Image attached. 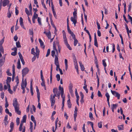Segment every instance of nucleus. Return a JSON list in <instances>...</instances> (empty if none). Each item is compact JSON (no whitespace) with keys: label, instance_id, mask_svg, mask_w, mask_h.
Here are the masks:
<instances>
[{"label":"nucleus","instance_id":"1","mask_svg":"<svg viewBox=\"0 0 132 132\" xmlns=\"http://www.w3.org/2000/svg\"><path fill=\"white\" fill-rule=\"evenodd\" d=\"M13 105L14 108L15 112L18 114L20 115L21 114V111L19 110V104L18 103L17 99L16 98H14L13 100Z\"/></svg>","mask_w":132,"mask_h":132},{"label":"nucleus","instance_id":"2","mask_svg":"<svg viewBox=\"0 0 132 132\" xmlns=\"http://www.w3.org/2000/svg\"><path fill=\"white\" fill-rule=\"evenodd\" d=\"M53 49L56 52V54L55 55V61H56V60L58 61V51L57 50L56 47V46L54 42H53Z\"/></svg>","mask_w":132,"mask_h":132},{"label":"nucleus","instance_id":"3","mask_svg":"<svg viewBox=\"0 0 132 132\" xmlns=\"http://www.w3.org/2000/svg\"><path fill=\"white\" fill-rule=\"evenodd\" d=\"M111 91L113 95L117 97L118 99H119L120 96V94H119L115 91H113L111 90Z\"/></svg>","mask_w":132,"mask_h":132},{"label":"nucleus","instance_id":"4","mask_svg":"<svg viewBox=\"0 0 132 132\" xmlns=\"http://www.w3.org/2000/svg\"><path fill=\"white\" fill-rule=\"evenodd\" d=\"M29 71V69L27 68H25L22 71V76L23 77L27 74Z\"/></svg>","mask_w":132,"mask_h":132},{"label":"nucleus","instance_id":"5","mask_svg":"<svg viewBox=\"0 0 132 132\" xmlns=\"http://www.w3.org/2000/svg\"><path fill=\"white\" fill-rule=\"evenodd\" d=\"M40 77L42 81V82L41 84V85L42 86H45V81L44 80V77H43V72L42 70H40Z\"/></svg>","mask_w":132,"mask_h":132},{"label":"nucleus","instance_id":"6","mask_svg":"<svg viewBox=\"0 0 132 132\" xmlns=\"http://www.w3.org/2000/svg\"><path fill=\"white\" fill-rule=\"evenodd\" d=\"M54 63L56 67V70L57 71H58V69L59 70V68H60L59 61H57V60H56V61H54Z\"/></svg>","mask_w":132,"mask_h":132},{"label":"nucleus","instance_id":"7","mask_svg":"<svg viewBox=\"0 0 132 132\" xmlns=\"http://www.w3.org/2000/svg\"><path fill=\"white\" fill-rule=\"evenodd\" d=\"M73 85L71 83H70L69 86V91L70 93L71 94L73 93V91L72 90Z\"/></svg>","mask_w":132,"mask_h":132},{"label":"nucleus","instance_id":"8","mask_svg":"<svg viewBox=\"0 0 132 132\" xmlns=\"http://www.w3.org/2000/svg\"><path fill=\"white\" fill-rule=\"evenodd\" d=\"M10 1L9 0H3L2 3L3 4V6L5 7L8 4H9Z\"/></svg>","mask_w":132,"mask_h":132},{"label":"nucleus","instance_id":"9","mask_svg":"<svg viewBox=\"0 0 132 132\" xmlns=\"http://www.w3.org/2000/svg\"><path fill=\"white\" fill-rule=\"evenodd\" d=\"M36 92L37 94V97L38 98V101L39 102V101L40 100V93L39 92V90L38 89V88L37 86H36Z\"/></svg>","mask_w":132,"mask_h":132},{"label":"nucleus","instance_id":"10","mask_svg":"<svg viewBox=\"0 0 132 132\" xmlns=\"http://www.w3.org/2000/svg\"><path fill=\"white\" fill-rule=\"evenodd\" d=\"M44 33L46 34L49 39H51V34L50 31H49L48 32H46V31H45L44 32Z\"/></svg>","mask_w":132,"mask_h":132},{"label":"nucleus","instance_id":"11","mask_svg":"<svg viewBox=\"0 0 132 132\" xmlns=\"http://www.w3.org/2000/svg\"><path fill=\"white\" fill-rule=\"evenodd\" d=\"M5 60V57L3 59H0V67L2 66L4 63Z\"/></svg>","mask_w":132,"mask_h":132},{"label":"nucleus","instance_id":"12","mask_svg":"<svg viewBox=\"0 0 132 132\" xmlns=\"http://www.w3.org/2000/svg\"><path fill=\"white\" fill-rule=\"evenodd\" d=\"M50 99L51 102V106L53 108L55 102V100L54 98H52V97H50Z\"/></svg>","mask_w":132,"mask_h":132},{"label":"nucleus","instance_id":"13","mask_svg":"<svg viewBox=\"0 0 132 132\" xmlns=\"http://www.w3.org/2000/svg\"><path fill=\"white\" fill-rule=\"evenodd\" d=\"M31 119L32 121L35 124V127L34 128L35 129V127L36 126V122L35 120V118L33 115H31Z\"/></svg>","mask_w":132,"mask_h":132},{"label":"nucleus","instance_id":"14","mask_svg":"<svg viewBox=\"0 0 132 132\" xmlns=\"http://www.w3.org/2000/svg\"><path fill=\"white\" fill-rule=\"evenodd\" d=\"M11 78L9 77H7L6 80V84L7 86L10 85L9 83L11 82Z\"/></svg>","mask_w":132,"mask_h":132},{"label":"nucleus","instance_id":"15","mask_svg":"<svg viewBox=\"0 0 132 132\" xmlns=\"http://www.w3.org/2000/svg\"><path fill=\"white\" fill-rule=\"evenodd\" d=\"M39 41L40 44V46L42 47V48H44L45 46H44V43L42 41L40 38H39Z\"/></svg>","mask_w":132,"mask_h":132},{"label":"nucleus","instance_id":"16","mask_svg":"<svg viewBox=\"0 0 132 132\" xmlns=\"http://www.w3.org/2000/svg\"><path fill=\"white\" fill-rule=\"evenodd\" d=\"M79 64L80 66V67L81 70L82 71H84L85 69V68L83 65L82 64V62L81 61H80L79 62Z\"/></svg>","mask_w":132,"mask_h":132},{"label":"nucleus","instance_id":"17","mask_svg":"<svg viewBox=\"0 0 132 132\" xmlns=\"http://www.w3.org/2000/svg\"><path fill=\"white\" fill-rule=\"evenodd\" d=\"M36 55L37 56V57L38 58L40 52L38 48L37 47H36Z\"/></svg>","mask_w":132,"mask_h":132},{"label":"nucleus","instance_id":"18","mask_svg":"<svg viewBox=\"0 0 132 132\" xmlns=\"http://www.w3.org/2000/svg\"><path fill=\"white\" fill-rule=\"evenodd\" d=\"M26 115H24L22 119L21 120V123H22V124H23L24 122H26Z\"/></svg>","mask_w":132,"mask_h":132},{"label":"nucleus","instance_id":"19","mask_svg":"<svg viewBox=\"0 0 132 132\" xmlns=\"http://www.w3.org/2000/svg\"><path fill=\"white\" fill-rule=\"evenodd\" d=\"M77 18H73L72 17H71V21L73 23H77Z\"/></svg>","mask_w":132,"mask_h":132},{"label":"nucleus","instance_id":"20","mask_svg":"<svg viewBox=\"0 0 132 132\" xmlns=\"http://www.w3.org/2000/svg\"><path fill=\"white\" fill-rule=\"evenodd\" d=\"M56 45L57 46V50L58 51L59 53L60 52V50L61 49V47L59 45V43L58 42H57L56 43Z\"/></svg>","mask_w":132,"mask_h":132},{"label":"nucleus","instance_id":"21","mask_svg":"<svg viewBox=\"0 0 132 132\" xmlns=\"http://www.w3.org/2000/svg\"><path fill=\"white\" fill-rule=\"evenodd\" d=\"M17 67L18 69H20L21 68L20 61L19 59L18 61Z\"/></svg>","mask_w":132,"mask_h":132},{"label":"nucleus","instance_id":"22","mask_svg":"<svg viewBox=\"0 0 132 132\" xmlns=\"http://www.w3.org/2000/svg\"><path fill=\"white\" fill-rule=\"evenodd\" d=\"M67 104L69 108H71V104L70 102V99L68 100L67 101Z\"/></svg>","mask_w":132,"mask_h":132},{"label":"nucleus","instance_id":"23","mask_svg":"<svg viewBox=\"0 0 132 132\" xmlns=\"http://www.w3.org/2000/svg\"><path fill=\"white\" fill-rule=\"evenodd\" d=\"M118 127L119 130H123V125H121L118 126Z\"/></svg>","mask_w":132,"mask_h":132},{"label":"nucleus","instance_id":"24","mask_svg":"<svg viewBox=\"0 0 132 132\" xmlns=\"http://www.w3.org/2000/svg\"><path fill=\"white\" fill-rule=\"evenodd\" d=\"M64 44L69 50H72L70 46V45L68 43V42L64 43Z\"/></svg>","mask_w":132,"mask_h":132},{"label":"nucleus","instance_id":"25","mask_svg":"<svg viewBox=\"0 0 132 132\" xmlns=\"http://www.w3.org/2000/svg\"><path fill=\"white\" fill-rule=\"evenodd\" d=\"M88 124H89V123H90V125L92 128V130L93 131H94V130L93 128V123L92 122L90 121H88L87 122Z\"/></svg>","mask_w":132,"mask_h":132},{"label":"nucleus","instance_id":"26","mask_svg":"<svg viewBox=\"0 0 132 132\" xmlns=\"http://www.w3.org/2000/svg\"><path fill=\"white\" fill-rule=\"evenodd\" d=\"M88 124H89V123H90V125L92 128V130L93 131H94V130L93 128V123L92 122L90 121H88L87 122Z\"/></svg>","mask_w":132,"mask_h":132},{"label":"nucleus","instance_id":"27","mask_svg":"<svg viewBox=\"0 0 132 132\" xmlns=\"http://www.w3.org/2000/svg\"><path fill=\"white\" fill-rule=\"evenodd\" d=\"M118 104H113L111 105V108H113V109H116L117 107L118 106Z\"/></svg>","mask_w":132,"mask_h":132},{"label":"nucleus","instance_id":"28","mask_svg":"<svg viewBox=\"0 0 132 132\" xmlns=\"http://www.w3.org/2000/svg\"><path fill=\"white\" fill-rule=\"evenodd\" d=\"M8 86V91L9 92V93L11 94H12L13 93V91L10 89V85L7 86Z\"/></svg>","mask_w":132,"mask_h":132},{"label":"nucleus","instance_id":"29","mask_svg":"<svg viewBox=\"0 0 132 132\" xmlns=\"http://www.w3.org/2000/svg\"><path fill=\"white\" fill-rule=\"evenodd\" d=\"M23 124H22V123H21L20 124V127L19 128V130L20 131H21L22 129H23Z\"/></svg>","mask_w":132,"mask_h":132},{"label":"nucleus","instance_id":"30","mask_svg":"<svg viewBox=\"0 0 132 132\" xmlns=\"http://www.w3.org/2000/svg\"><path fill=\"white\" fill-rule=\"evenodd\" d=\"M125 26L126 29L127 31V32H129L130 33H131V30H129L128 28V27L127 24H125Z\"/></svg>","mask_w":132,"mask_h":132},{"label":"nucleus","instance_id":"31","mask_svg":"<svg viewBox=\"0 0 132 132\" xmlns=\"http://www.w3.org/2000/svg\"><path fill=\"white\" fill-rule=\"evenodd\" d=\"M106 59H104L102 61V63L104 68H106V64L105 62Z\"/></svg>","mask_w":132,"mask_h":132},{"label":"nucleus","instance_id":"32","mask_svg":"<svg viewBox=\"0 0 132 132\" xmlns=\"http://www.w3.org/2000/svg\"><path fill=\"white\" fill-rule=\"evenodd\" d=\"M105 95L107 98V100H109L110 96L108 92L106 93Z\"/></svg>","mask_w":132,"mask_h":132},{"label":"nucleus","instance_id":"33","mask_svg":"<svg viewBox=\"0 0 132 132\" xmlns=\"http://www.w3.org/2000/svg\"><path fill=\"white\" fill-rule=\"evenodd\" d=\"M25 11L28 15L29 16L30 15V13H29V12L27 8H26L25 9Z\"/></svg>","mask_w":132,"mask_h":132},{"label":"nucleus","instance_id":"34","mask_svg":"<svg viewBox=\"0 0 132 132\" xmlns=\"http://www.w3.org/2000/svg\"><path fill=\"white\" fill-rule=\"evenodd\" d=\"M63 38L64 39V43L66 42H67V39L66 38V35L65 34L64 35H63Z\"/></svg>","mask_w":132,"mask_h":132},{"label":"nucleus","instance_id":"35","mask_svg":"<svg viewBox=\"0 0 132 132\" xmlns=\"http://www.w3.org/2000/svg\"><path fill=\"white\" fill-rule=\"evenodd\" d=\"M37 21L39 24L40 25H41L42 24V23L41 22V19L39 17H38L37 18Z\"/></svg>","mask_w":132,"mask_h":132},{"label":"nucleus","instance_id":"36","mask_svg":"<svg viewBox=\"0 0 132 132\" xmlns=\"http://www.w3.org/2000/svg\"><path fill=\"white\" fill-rule=\"evenodd\" d=\"M77 13L76 11H74L73 13V18H77Z\"/></svg>","mask_w":132,"mask_h":132},{"label":"nucleus","instance_id":"37","mask_svg":"<svg viewBox=\"0 0 132 132\" xmlns=\"http://www.w3.org/2000/svg\"><path fill=\"white\" fill-rule=\"evenodd\" d=\"M38 14L36 13H34L33 15L32 18L34 19H37V18H38Z\"/></svg>","mask_w":132,"mask_h":132},{"label":"nucleus","instance_id":"38","mask_svg":"<svg viewBox=\"0 0 132 132\" xmlns=\"http://www.w3.org/2000/svg\"><path fill=\"white\" fill-rule=\"evenodd\" d=\"M31 54H32L35 55L36 54V53L35 52V49L33 48L31 50Z\"/></svg>","mask_w":132,"mask_h":132},{"label":"nucleus","instance_id":"39","mask_svg":"<svg viewBox=\"0 0 132 132\" xmlns=\"http://www.w3.org/2000/svg\"><path fill=\"white\" fill-rule=\"evenodd\" d=\"M74 46H75L78 43V40H77V39H74Z\"/></svg>","mask_w":132,"mask_h":132},{"label":"nucleus","instance_id":"40","mask_svg":"<svg viewBox=\"0 0 132 132\" xmlns=\"http://www.w3.org/2000/svg\"><path fill=\"white\" fill-rule=\"evenodd\" d=\"M56 77L57 78V80L59 81L60 79V76L59 74H57L56 76Z\"/></svg>","mask_w":132,"mask_h":132},{"label":"nucleus","instance_id":"41","mask_svg":"<svg viewBox=\"0 0 132 132\" xmlns=\"http://www.w3.org/2000/svg\"><path fill=\"white\" fill-rule=\"evenodd\" d=\"M16 45L18 48L20 47L21 46L20 43L18 41L16 42Z\"/></svg>","mask_w":132,"mask_h":132},{"label":"nucleus","instance_id":"42","mask_svg":"<svg viewBox=\"0 0 132 132\" xmlns=\"http://www.w3.org/2000/svg\"><path fill=\"white\" fill-rule=\"evenodd\" d=\"M131 7V3H129L128 5V11L129 12L130 10Z\"/></svg>","mask_w":132,"mask_h":132},{"label":"nucleus","instance_id":"43","mask_svg":"<svg viewBox=\"0 0 132 132\" xmlns=\"http://www.w3.org/2000/svg\"><path fill=\"white\" fill-rule=\"evenodd\" d=\"M50 49H48L47 51V54L46 55V56L47 57L50 55Z\"/></svg>","mask_w":132,"mask_h":132},{"label":"nucleus","instance_id":"44","mask_svg":"<svg viewBox=\"0 0 132 132\" xmlns=\"http://www.w3.org/2000/svg\"><path fill=\"white\" fill-rule=\"evenodd\" d=\"M98 126L99 128H101L102 127V125L101 122L98 123Z\"/></svg>","mask_w":132,"mask_h":132},{"label":"nucleus","instance_id":"45","mask_svg":"<svg viewBox=\"0 0 132 132\" xmlns=\"http://www.w3.org/2000/svg\"><path fill=\"white\" fill-rule=\"evenodd\" d=\"M94 44L96 46L98 47V45L97 44V40H94Z\"/></svg>","mask_w":132,"mask_h":132},{"label":"nucleus","instance_id":"46","mask_svg":"<svg viewBox=\"0 0 132 132\" xmlns=\"http://www.w3.org/2000/svg\"><path fill=\"white\" fill-rule=\"evenodd\" d=\"M63 92L64 91L62 92H60L61 96L62 98H65V96L64 95H63Z\"/></svg>","mask_w":132,"mask_h":132},{"label":"nucleus","instance_id":"47","mask_svg":"<svg viewBox=\"0 0 132 132\" xmlns=\"http://www.w3.org/2000/svg\"><path fill=\"white\" fill-rule=\"evenodd\" d=\"M41 2L43 6L45 9H46L45 5L44 3V0H42Z\"/></svg>","mask_w":132,"mask_h":132},{"label":"nucleus","instance_id":"48","mask_svg":"<svg viewBox=\"0 0 132 132\" xmlns=\"http://www.w3.org/2000/svg\"><path fill=\"white\" fill-rule=\"evenodd\" d=\"M24 81H23V79H22V83L21 84V88H25L24 87Z\"/></svg>","mask_w":132,"mask_h":132},{"label":"nucleus","instance_id":"49","mask_svg":"<svg viewBox=\"0 0 132 132\" xmlns=\"http://www.w3.org/2000/svg\"><path fill=\"white\" fill-rule=\"evenodd\" d=\"M58 90L57 88H54L53 90V92L54 94L56 93H57Z\"/></svg>","mask_w":132,"mask_h":132},{"label":"nucleus","instance_id":"50","mask_svg":"<svg viewBox=\"0 0 132 132\" xmlns=\"http://www.w3.org/2000/svg\"><path fill=\"white\" fill-rule=\"evenodd\" d=\"M89 117L90 118V119H93V114L92 113V112H90L89 113Z\"/></svg>","mask_w":132,"mask_h":132},{"label":"nucleus","instance_id":"51","mask_svg":"<svg viewBox=\"0 0 132 132\" xmlns=\"http://www.w3.org/2000/svg\"><path fill=\"white\" fill-rule=\"evenodd\" d=\"M98 95L99 97H102V96L101 92L99 90H98Z\"/></svg>","mask_w":132,"mask_h":132},{"label":"nucleus","instance_id":"52","mask_svg":"<svg viewBox=\"0 0 132 132\" xmlns=\"http://www.w3.org/2000/svg\"><path fill=\"white\" fill-rule=\"evenodd\" d=\"M14 126V123L13 122H11L10 124V127L11 128H13Z\"/></svg>","mask_w":132,"mask_h":132},{"label":"nucleus","instance_id":"53","mask_svg":"<svg viewBox=\"0 0 132 132\" xmlns=\"http://www.w3.org/2000/svg\"><path fill=\"white\" fill-rule=\"evenodd\" d=\"M0 50L1 52L4 53V50L2 46L0 45Z\"/></svg>","mask_w":132,"mask_h":132},{"label":"nucleus","instance_id":"54","mask_svg":"<svg viewBox=\"0 0 132 132\" xmlns=\"http://www.w3.org/2000/svg\"><path fill=\"white\" fill-rule=\"evenodd\" d=\"M12 71H13V74L15 73V65L14 64H13L12 66Z\"/></svg>","mask_w":132,"mask_h":132},{"label":"nucleus","instance_id":"55","mask_svg":"<svg viewBox=\"0 0 132 132\" xmlns=\"http://www.w3.org/2000/svg\"><path fill=\"white\" fill-rule=\"evenodd\" d=\"M11 14L10 11H8V12L7 13V16L8 18H10L11 16Z\"/></svg>","mask_w":132,"mask_h":132},{"label":"nucleus","instance_id":"56","mask_svg":"<svg viewBox=\"0 0 132 132\" xmlns=\"http://www.w3.org/2000/svg\"><path fill=\"white\" fill-rule=\"evenodd\" d=\"M55 51L53 50L51 52V55L52 57H54V56H55Z\"/></svg>","mask_w":132,"mask_h":132},{"label":"nucleus","instance_id":"57","mask_svg":"<svg viewBox=\"0 0 132 132\" xmlns=\"http://www.w3.org/2000/svg\"><path fill=\"white\" fill-rule=\"evenodd\" d=\"M16 82L17 84H19V80L18 78V77L17 76L15 78Z\"/></svg>","mask_w":132,"mask_h":132},{"label":"nucleus","instance_id":"58","mask_svg":"<svg viewBox=\"0 0 132 132\" xmlns=\"http://www.w3.org/2000/svg\"><path fill=\"white\" fill-rule=\"evenodd\" d=\"M59 90L61 91V92L63 91V88L62 87H61L60 85L59 86Z\"/></svg>","mask_w":132,"mask_h":132},{"label":"nucleus","instance_id":"59","mask_svg":"<svg viewBox=\"0 0 132 132\" xmlns=\"http://www.w3.org/2000/svg\"><path fill=\"white\" fill-rule=\"evenodd\" d=\"M16 123L17 125H18L19 123V118H17L16 119Z\"/></svg>","mask_w":132,"mask_h":132},{"label":"nucleus","instance_id":"60","mask_svg":"<svg viewBox=\"0 0 132 132\" xmlns=\"http://www.w3.org/2000/svg\"><path fill=\"white\" fill-rule=\"evenodd\" d=\"M16 54L17 51H14L12 52L11 53V54L12 55L15 56Z\"/></svg>","mask_w":132,"mask_h":132},{"label":"nucleus","instance_id":"61","mask_svg":"<svg viewBox=\"0 0 132 132\" xmlns=\"http://www.w3.org/2000/svg\"><path fill=\"white\" fill-rule=\"evenodd\" d=\"M4 41V38L2 39L0 41V45L2 46V44L3 43Z\"/></svg>","mask_w":132,"mask_h":132},{"label":"nucleus","instance_id":"62","mask_svg":"<svg viewBox=\"0 0 132 132\" xmlns=\"http://www.w3.org/2000/svg\"><path fill=\"white\" fill-rule=\"evenodd\" d=\"M30 88L31 93V94L32 95H33L34 93H33V92L32 86L30 87Z\"/></svg>","mask_w":132,"mask_h":132},{"label":"nucleus","instance_id":"63","mask_svg":"<svg viewBox=\"0 0 132 132\" xmlns=\"http://www.w3.org/2000/svg\"><path fill=\"white\" fill-rule=\"evenodd\" d=\"M29 31L30 34V35H32V37H33V31L30 29H29Z\"/></svg>","mask_w":132,"mask_h":132},{"label":"nucleus","instance_id":"64","mask_svg":"<svg viewBox=\"0 0 132 132\" xmlns=\"http://www.w3.org/2000/svg\"><path fill=\"white\" fill-rule=\"evenodd\" d=\"M80 96L81 98H83L84 97V95L82 92H80Z\"/></svg>","mask_w":132,"mask_h":132}]
</instances>
